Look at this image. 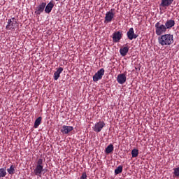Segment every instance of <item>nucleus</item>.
I'll return each instance as SVG.
<instances>
[{"label":"nucleus","instance_id":"f257e3e1","mask_svg":"<svg viewBox=\"0 0 179 179\" xmlns=\"http://www.w3.org/2000/svg\"><path fill=\"white\" fill-rule=\"evenodd\" d=\"M158 43L163 47H169L174 43V35L171 34H164L158 38Z\"/></svg>","mask_w":179,"mask_h":179},{"label":"nucleus","instance_id":"f03ea898","mask_svg":"<svg viewBox=\"0 0 179 179\" xmlns=\"http://www.w3.org/2000/svg\"><path fill=\"white\" fill-rule=\"evenodd\" d=\"M155 34L157 36H163V34H166V31H167V29L164 24H162L160 22H157L155 24Z\"/></svg>","mask_w":179,"mask_h":179},{"label":"nucleus","instance_id":"7ed1b4c3","mask_svg":"<svg viewBox=\"0 0 179 179\" xmlns=\"http://www.w3.org/2000/svg\"><path fill=\"white\" fill-rule=\"evenodd\" d=\"M44 171V166H43V159L41 158L37 161V165L34 170L35 176L41 177V173Z\"/></svg>","mask_w":179,"mask_h":179},{"label":"nucleus","instance_id":"20e7f679","mask_svg":"<svg viewBox=\"0 0 179 179\" xmlns=\"http://www.w3.org/2000/svg\"><path fill=\"white\" fill-rule=\"evenodd\" d=\"M17 24V20L15 17H12L8 20V24L6 27V30H13L16 27Z\"/></svg>","mask_w":179,"mask_h":179},{"label":"nucleus","instance_id":"39448f33","mask_svg":"<svg viewBox=\"0 0 179 179\" xmlns=\"http://www.w3.org/2000/svg\"><path fill=\"white\" fill-rule=\"evenodd\" d=\"M106 127V123L104 121H99L95 123L94 126L92 127L93 131L99 134V132H101V129Z\"/></svg>","mask_w":179,"mask_h":179},{"label":"nucleus","instance_id":"423d86ee","mask_svg":"<svg viewBox=\"0 0 179 179\" xmlns=\"http://www.w3.org/2000/svg\"><path fill=\"white\" fill-rule=\"evenodd\" d=\"M104 69H99L94 76H93V81L98 82V80H101L104 76Z\"/></svg>","mask_w":179,"mask_h":179},{"label":"nucleus","instance_id":"0eeeda50","mask_svg":"<svg viewBox=\"0 0 179 179\" xmlns=\"http://www.w3.org/2000/svg\"><path fill=\"white\" fill-rule=\"evenodd\" d=\"M114 16L115 14L114 13H113V9H111L110 11L106 12L104 23H111V22H113V20L114 19Z\"/></svg>","mask_w":179,"mask_h":179},{"label":"nucleus","instance_id":"6e6552de","mask_svg":"<svg viewBox=\"0 0 179 179\" xmlns=\"http://www.w3.org/2000/svg\"><path fill=\"white\" fill-rule=\"evenodd\" d=\"M122 31H115L113 34V43H120V40H121V38H122Z\"/></svg>","mask_w":179,"mask_h":179},{"label":"nucleus","instance_id":"1a4fd4ad","mask_svg":"<svg viewBox=\"0 0 179 179\" xmlns=\"http://www.w3.org/2000/svg\"><path fill=\"white\" fill-rule=\"evenodd\" d=\"M164 26L166 30H170L171 29L174 27V26H176V21H174L173 20H168L165 22Z\"/></svg>","mask_w":179,"mask_h":179},{"label":"nucleus","instance_id":"9d476101","mask_svg":"<svg viewBox=\"0 0 179 179\" xmlns=\"http://www.w3.org/2000/svg\"><path fill=\"white\" fill-rule=\"evenodd\" d=\"M71 131H73V127L72 126L64 125L61 129V132L64 135H68V134L71 132Z\"/></svg>","mask_w":179,"mask_h":179},{"label":"nucleus","instance_id":"9b49d317","mask_svg":"<svg viewBox=\"0 0 179 179\" xmlns=\"http://www.w3.org/2000/svg\"><path fill=\"white\" fill-rule=\"evenodd\" d=\"M138 35L135 34V31H134V28H130L127 31V38L129 40H134V38H136Z\"/></svg>","mask_w":179,"mask_h":179},{"label":"nucleus","instance_id":"f8f14e48","mask_svg":"<svg viewBox=\"0 0 179 179\" xmlns=\"http://www.w3.org/2000/svg\"><path fill=\"white\" fill-rule=\"evenodd\" d=\"M117 80L120 85H124L127 82V76L124 73L119 74Z\"/></svg>","mask_w":179,"mask_h":179},{"label":"nucleus","instance_id":"ddd939ff","mask_svg":"<svg viewBox=\"0 0 179 179\" xmlns=\"http://www.w3.org/2000/svg\"><path fill=\"white\" fill-rule=\"evenodd\" d=\"M46 5H47L46 3H44V2L41 3V4L37 7V9L35 11V13H36V15H41L42 12H44V9H45Z\"/></svg>","mask_w":179,"mask_h":179},{"label":"nucleus","instance_id":"4468645a","mask_svg":"<svg viewBox=\"0 0 179 179\" xmlns=\"http://www.w3.org/2000/svg\"><path fill=\"white\" fill-rule=\"evenodd\" d=\"M64 71V68L59 67V69H57V71L54 73V80H58L59 79V77L61 76V73H62V71Z\"/></svg>","mask_w":179,"mask_h":179},{"label":"nucleus","instance_id":"2eb2a0df","mask_svg":"<svg viewBox=\"0 0 179 179\" xmlns=\"http://www.w3.org/2000/svg\"><path fill=\"white\" fill-rule=\"evenodd\" d=\"M173 2H174V0H162L160 6H162V8H168Z\"/></svg>","mask_w":179,"mask_h":179},{"label":"nucleus","instance_id":"dca6fc26","mask_svg":"<svg viewBox=\"0 0 179 179\" xmlns=\"http://www.w3.org/2000/svg\"><path fill=\"white\" fill-rule=\"evenodd\" d=\"M129 51V48L128 46H124L120 49V53L122 57H125L127 54H128V52Z\"/></svg>","mask_w":179,"mask_h":179},{"label":"nucleus","instance_id":"f3484780","mask_svg":"<svg viewBox=\"0 0 179 179\" xmlns=\"http://www.w3.org/2000/svg\"><path fill=\"white\" fill-rule=\"evenodd\" d=\"M52 8H54V3L52 2H50L45 8V13H50L51 10H52Z\"/></svg>","mask_w":179,"mask_h":179},{"label":"nucleus","instance_id":"a211bd4d","mask_svg":"<svg viewBox=\"0 0 179 179\" xmlns=\"http://www.w3.org/2000/svg\"><path fill=\"white\" fill-rule=\"evenodd\" d=\"M114 150V145L113 144H110L105 150V152L107 155H110L111 152Z\"/></svg>","mask_w":179,"mask_h":179},{"label":"nucleus","instance_id":"6ab92c4d","mask_svg":"<svg viewBox=\"0 0 179 179\" xmlns=\"http://www.w3.org/2000/svg\"><path fill=\"white\" fill-rule=\"evenodd\" d=\"M41 120H43V117H38L34 122V128H38L40 127V124H41Z\"/></svg>","mask_w":179,"mask_h":179},{"label":"nucleus","instance_id":"aec40b11","mask_svg":"<svg viewBox=\"0 0 179 179\" xmlns=\"http://www.w3.org/2000/svg\"><path fill=\"white\" fill-rule=\"evenodd\" d=\"M7 171L8 173V174H10V176H13V174H15V165H11L10 166V168L7 169Z\"/></svg>","mask_w":179,"mask_h":179},{"label":"nucleus","instance_id":"412c9836","mask_svg":"<svg viewBox=\"0 0 179 179\" xmlns=\"http://www.w3.org/2000/svg\"><path fill=\"white\" fill-rule=\"evenodd\" d=\"M138 155H139V151L138 150V149L134 148L131 150L132 157H138Z\"/></svg>","mask_w":179,"mask_h":179},{"label":"nucleus","instance_id":"4be33fe9","mask_svg":"<svg viewBox=\"0 0 179 179\" xmlns=\"http://www.w3.org/2000/svg\"><path fill=\"white\" fill-rule=\"evenodd\" d=\"M122 166H119L115 170V174L117 176L118 174H121L122 173Z\"/></svg>","mask_w":179,"mask_h":179},{"label":"nucleus","instance_id":"5701e85b","mask_svg":"<svg viewBox=\"0 0 179 179\" xmlns=\"http://www.w3.org/2000/svg\"><path fill=\"white\" fill-rule=\"evenodd\" d=\"M6 176V170L3 168L0 169V177H5Z\"/></svg>","mask_w":179,"mask_h":179},{"label":"nucleus","instance_id":"b1692460","mask_svg":"<svg viewBox=\"0 0 179 179\" xmlns=\"http://www.w3.org/2000/svg\"><path fill=\"white\" fill-rule=\"evenodd\" d=\"M173 174L176 177H179V166L173 169Z\"/></svg>","mask_w":179,"mask_h":179},{"label":"nucleus","instance_id":"393cba45","mask_svg":"<svg viewBox=\"0 0 179 179\" xmlns=\"http://www.w3.org/2000/svg\"><path fill=\"white\" fill-rule=\"evenodd\" d=\"M80 179H87V175L86 174L85 172L83 173Z\"/></svg>","mask_w":179,"mask_h":179},{"label":"nucleus","instance_id":"a878e982","mask_svg":"<svg viewBox=\"0 0 179 179\" xmlns=\"http://www.w3.org/2000/svg\"><path fill=\"white\" fill-rule=\"evenodd\" d=\"M55 1H59V0H55Z\"/></svg>","mask_w":179,"mask_h":179}]
</instances>
